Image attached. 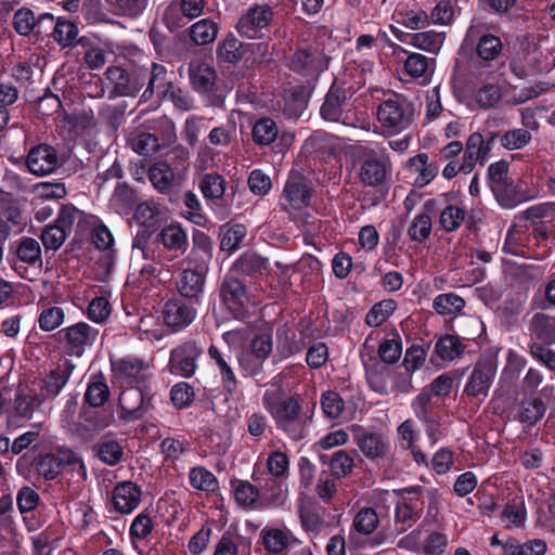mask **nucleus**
I'll return each mask as SVG.
<instances>
[{
	"mask_svg": "<svg viewBox=\"0 0 555 555\" xmlns=\"http://www.w3.org/2000/svg\"><path fill=\"white\" fill-rule=\"evenodd\" d=\"M66 467L78 475H87L82 457L67 447H59L54 452L38 451L34 447L23 453L15 464L17 475L33 483L38 480H55Z\"/></svg>",
	"mask_w": 555,
	"mask_h": 555,
	"instance_id": "obj_1",
	"label": "nucleus"
},
{
	"mask_svg": "<svg viewBox=\"0 0 555 555\" xmlns=\"http://www.w3.org/2000/svg\"><path fill=\"white\" fill-rule=\"evenodd\" d=\"M111 390L102 372L90 375L78 413V428L90 434L111 426L115 421L113 408L106 406Z\"/></svg>",
	"mask_w": 555,
	"mask_h": 555,
	"instance_id": "obj_2",
	"label": "nucleus"
},
{
	"mask_svg": "<svg viewBox=\"0 0 555 555\" xmlns=\"http://www.w3.org/2000/svg\"><path fill=\"white\" fill-rule=\"evenodd\" d=\"M262 405L271 414L276 429L295 441L305 438L306 418L297 398L267 390L262 396Z\"/></svg>",
	"mask_w": 555,
	"mask_h": 555,
	"instance_id": "obj_3",
	"label": "nucleus"
},
{
	"mask_svg": "<svg viewBox=\"0 0 555 555\" xmlns=\"http://www.w3.org/2000/svg\"><path fill=\"white\" fill-rule=\"evenodd\" d=\"M428 212L439 215V227L446 233H453L465 225L468 232L477 230V224L473 216H469L461 195L450 191L439 194L434 198H429L424 203V207Z\"/></svg>",
	"mask_w": 555,
	"mask_h": 555,
	"instance_id": "obj_4",
	"label": "nucleus"
},
{
	"mask_svg": "<svg viewBox=\"0 0 555 555\" xmlns=\"http://www.w3.org/2000/svg\"><path fill=\"white\" fill-rule=\"evenodd\" d=\"M358 176L363 185L377 189L378 202L386 199L392 177V164L388 153L385 150L365 152L360 158Z\"/></svg>",
	"mask_w": 555,
	"mask_h": 555,
	"instance_id": "obj_5",
	"label": "nucleus"
},
{
	"mask_svg": "<svg viewBox=\"0 0 555 555\" xmlns=\"http://www.w3.org/2000/svg\"><path fill=\"white\" fill-rule=\"evenodd\" d=\"M106 80L112 86L109 98H134L145 86L147 67L126 61L120 65L108 66L104 73Z\"/></svg>",
	"mask_w": 555,
	"mask_h": 555,
	"instance_id": "obj_6",
	"label": "nucleus"
},
{
	"mask_svg": "<svg viewBox=\"0 0 555 555\" xmlns=\"http://www.w3.org/2000/svg\"><path fill=\"white\" fill-rule=\"evenodd\" d=\"M156 397L153 386L125 387L118 398L119 420L125 423L143 420L154 409Z\"/></svg>",
	"mask_w": 555,
	"mask_h": 555,
	"instance_id": "obj_7",
	"label": "nucleus"
},
{
	"mask_svg": "<svg viewBox=\"0 0 555 555\" xmlns=\"http://www.w3.org/2000/svg\"><path fill=\"white\" fill-rule=\"evenodd\" d=\"M377 119L390 134L406 130L414 120V105L404 95L395 94L377 107Z\"/></svg>",
	"mask_w": 555,
	"mask_h": 555,
	"instance_id": "obj_8",
	"label": "nucleus"
},
{
	"mask_svg": "<svg viewBox=\"0 0 555 555\" xmlns=\"http://www.w3.org/2000/svg\"><path fill=\"white\" fill-rule=\"evenodd\" d=\"M356 92L357 89L346 75L334 77L320 107L321 118L327 122L343 121L349 101Z\"/></svg>",
	"mask_w": 555,
	"mask_h": 555,
	"instance_id": "obj_9",
	"label": "nucleus"
},
{
	"mask_svg": "<svg viewBox=\"0 0 555 555\" xmlns=\"http://www.w3.org/2000/svg\"><path fill=\"white\" fill-rule=\"evenodd\" d=\"M424 490L421 486L403 488L398 491L395 507V530L398 534L410 529L422 516L424 509Z\"/></svg>",
	"mask_w": 555,
	"mask_h": 555,
	"instance_id": "obj_10",
	"label": "nucleus"
},
{
	"mask_svg": "<svg viewBox=\"0 0 555 555\" xmlns=\"http://www.w3.org/2000/svg\"><path fill=\"white\" fill-rule=\"evenodd\" d=\"M331 57L317 44L297 48L288 60L287 67L307 79L318 80L328 69Z\"/></svg>",
	"mask_w": 555,
	"mask_h": 555,
	"instance_id": "obj_11",
	"label": "nucleus"
},
{
	"mask_svg": "<svg viewBox=\"0 0 555 555\" xmlns=\"http://www.w3.org/2000/svg\"><path fill=\"white\" fill-rule=\"evenodd\" d=\"M113 380L121 387L153 386V373L147 363L133 356L111 360Z\"/></svg>",
	"mask_w": 555,
	"mask_h": 555,
	"instance_id": "obj_12",
	"label": "nucleus"
},
{
	"mask_svg": "<svg viewBox=\"0 0 555 555\" xmlns=\"http://www.w3.org/2000/svg\"><path fill=\"white\" fill-rule=\"evenodd\" d=\"M350 430L353 442L371 462L378 463L387 457L390 450V441L382 431L359 424H352Z\"/></svg>",
	"mask_w": 555,
	"mask_h": 555,
	"instance_id": "obj_13",
	"label": "nucleus"
},
{
	"mask_svg": "<svg viewBox=\"0 0 555 555\" xmlns=\"http://www.w3.org/2000/svg\"><path fill=\"white\" fill-rule=\"evenodd\" d=\"M464 44L475 47L478 59L487 63L499 59L503 51L501 38L490 34L485 23L472 24L468 27Z\"/></svg>",
	"mask_w": 555,
	"mask_h": 555,
	"instance_id": "obj_14",
	"label": "nucleus"
},
{
	"mask_svg": "<svg viewBox=\"0 0 555 555\" xmlns=\"http://www.w3.org/2000/svg\"><path fill=\"white\" fill-rule=\"evenodd\" d=\"M411 406L416 418L423 424L430 444H436L441 438L442 417L426 388L413 399Z\"/></svg>",
	"mask_w": 555,
	"mask_h": 555,
	"instance_id": "obj_15",
	"label": "nucleus"
},
{
	"mask_svg": "<svg viewBox=\"0 0 555 555\" xmlns=\"http://www.w3.org/2000/svg\"><path fill=\"white\" fill-rule=\"evenodd\" d=\"M220 298L229 312L236 320H243L248 311L249 295L244 281L227 274L220 285Z\"/></svg>",
	"mask_w": 555,
	"mask_h": 555,
	"instance_id": "obj_16",
	"label": "nucleus"
},
{
	"mask_svg": "<svg viewBox=\"0 0 555 555\" xmlns=\"http://www.w3.org/2000/svg\"><path fill=\"white\" fill-rule=\"evenodd\" d=\"M98 330L86 322H78L74 325L60 330L54 336L63 345L65 353L81 357L86 346L91 345L98 335Z\"/></svg>",
	"mask_w": 555,
	"mask_h": 555,
	"instance_id": "obj_17",
	"label": "nucleus"
},
{
	"mask_svg": "<svg viewBox=\"0 0 555 555\" xmlns=\"http://www.w3.org/2000/svg\"><path fill=\"white\" fill-rule=\"evenodd\" d=\"M273 10L269 4H254L238 18L236 30L247 39H261L262 29L273 21Z\"/></svg>",
	"mask_w": 555,
	"mask_h": 555,
	"instance_id": "obj_18",
	"label": "nucleus"
},
{
	"mask_svg": "<svg viewBox=\"0 0 555 555\" xmlns=\"http://www.w3.org/2000/svg\"><path fill=\"white\" fill-rule=\"evenodd\" d=\"M203 350L194 340H188L170 351L168 367L171 374L192 377L197 369V360Z\"/></svg>",
	"mask_w": 555,
	"mask_h": 555,
	"instance_id": "obj_19",
	"label": "nucleus"
},
{
	"mask_svg": "<svg viewBox=\"0 0 555 555\" xmlns=\"http://www.w3.org/2000/svg\"><path fill=\"white\" fill-rule=\"evenodd\" d=\"M196 306L199 305L181 296L168 299L162 311L165 325L175 332L185 328L196 317Z\"/></svg>",
	"mask_w": 555,
	"mask_h": 555,
	"instance_id": "obj_20",
	"label": "nucleus"
},
{
	"mask_svg": "<svg viewBox=\"0 0 555 555\" xmlns=\"http://www.w3.org/2000/svg\"><path fill=\"white\" fill-rule=\"evenodd\" d=\"M207 273L208 271L185 264L176 280L179 296L202 305Z\"/></svg>",
	"mask_w": 555,
	"mask_h": 555,
	"instance_id": "obj_21",
	"label": "nucleus"
},
{
	"mask_svg": "<svg viewBox=\"0 0 555 555\" xmlns=\"http://www.w3.org/2000/svg\"><path fill=\"white\" fill-rule=\"evenodd\" d=\"M26 167L35 176H48L60 166L59 154L54 146L39 143L31 146L26 155Z\"/></svg>",
	"mask_w": 555,
	"mask_h": 555,
	"instance_id": "obj_22",
	"label": "nucleus"
},
{
	"mask_svg": "<svg viewBox=\"0 0 555 555\" xmlns=\"http://www.w3.org/2000/svg\"><path fill=\"white\" fill-rule=\"evenodd\" d=\"M499 205L513 209L518 205L542 196L545 192L540 190H525L520 183L508 180L491 190Z\"/></svg>",
	"mask_w": 555,
	"mask_h": 555,
	"instance_id": "obj_23",
	"label": "nucleus"
},
{
	"mask_svg": "<svg viewBox=\"0 0 555 555\" xmlns=\"http://www.w3.org/2000/svg\"><path fill=\"white\" fill-rule=\"evenodd\" d=\"M191 249L184 259L190 267L209 271V264L214 256V243L204 231L193 228Z\"/></svg>",
	"mask_w": 555,
	"mask_h": 555,
	"instance_id": "obj_24",
	"label": "nucleus"
},
{
	"mask_svg": "<svg viewBox=\"0 0 555 555\" xmlns=\"http://www.w3.org/2000/svg\"><path fill=\"white\" fill-rule=\"evenodd\" d=\"M25 224L20 201L11 192L0 190V235L7 238L16 228Z\"/></svg>",
	"mask_w": 555,
	"mask_h": 555,
	"instance_id": "obj_25",
	"label": "nucleus"
},
{
	"mask_svg": "<svg viewBox=\"0 0 555 555\" xmlns=\"http://www.w3.org/2000/svg\"><path fill=\"white\" fill-rule=\"evenodd\" d=\"M15 257L16 258H11L9 255L8 261L10 262L11 268L23 279H26L24 272L27 271V268L22 263H28L31 266H35L36 263L41 266L42 263L40 245L33 237L24 236L17 242Z\"/></svg>",
	"mask_w": 555,
	"mask_h": 555,
	"instance_id": "obj_26",
	"label": "nucleus"
},
{
	"mask_svg": "<svg viewBox=\"0 0 555 555\" xmlns=\"http://www.w3.org/2000/svg\"><path fill=\"white\" fill-rule=\"evenodd\" d=\"M175 85L176 82L168 77L167 67L153 62L151 67L147 68V79L141 99L149 101L156 93L157 98L163 101Z\"/></svg>",
	"mask_w": 555,
	"mask_h": 555,
	"instance_id": "obj_27",
	"label": "nucleus"
},
{
	"mask_svg": "<svg viewBox=\"0 0 555 555\" xmlns=\"http://www.w3.org/2000/svg\"><path fill=\"white\" fill-rule=\"evenodd\" d=\"M260 538L263 548L271 555H284L289 547L301 544L287 528L264 527Z\"/></svg>",
	"mask_w": 555,
	"mask_h": 555,
	"instance_id": "obj_28",
	"label": "nucleus"
},
{
	"mask_svg": "<svg viewBox=\"0 0 555 555\" xmlns=\"http://www.w3.org/2000/svg\"><path fill=\"white\" fill-rule=\"evenodd\" d=\"M76 365L70 360L60 363L40 380V396L42 400L53 399L61 393Z\"/></svg>",
	"mask_w": 555,
	"mask_h": 555,
	"instance_id": "obj_29",
	"label": "nucleus"
},
{
	"mask_svg": "<svg viewBox=\"0 0 555 555\" xmlns=\"http://www.w3.org/2000/svg\"><path fill=\"white\" fill-rule=\"evenodd\" d=\"M495 372L496 367L491 361L477 362L464 387V393L468 397L487 396Z\"/></svg>",
	"mask_w": 555,
	"mask_h": 555,
	"instance_id": "obj_30",
	"label": "nucleus"
},
{
	"mask_svg": "<svg viewBox=\"0 0 555 555\" xmlns=\"http://www.w3.org/2000/svg\"><path fill=\"white\" fill-rule=\"evenodd\" d=\"M141 487L133 481L117 482L112 491V504L120 514L132 513L141 502Z\"/></svg>",
	"mask_w": 555,
	"mask_h": 555,
	"instance_id": "obj_31",
	"label": "nucleus"
},
{
	"mask_svg": "<svg viewBox=\"0 0 555 555\" xmlns=\"http://www.w3.org/2000/svg\"><path fill=\"white\" fill-rule=\"evenodd\" d=\"M231 353L229 348L225 351L215 345H210L208 348V356L219 370L222 389L228 396H233L238 390V379L230 365Z\"/></svg>",
	"mask_w": 555,
	"mask_h": 555,
	"instance_id": "obj_32",
	"label": "nucleus"
},
{
	"mask_svg": "<svg viewBox=\"0 0 555 555\" xmlns=\"http://www.w3.org/2000/svg\"><path fill=\"white\" fill-rule=\"evenodd\" d=\"M319 462L327 466L333 477L341 479L349 476L356 467L353 451L344 449L333 452H319Z\"/></svg>",
	"mask_w": 555,
	"mask_h": 555,
	"instance_id": "obj_33",
	"label": "nucleus"
},
{
	"mask_svg": "<svg viewBox=\"0 0 555 555\" xmlns=\"http://www.w3.org/2000/svg\"><path fill=\"white\" fill-rule=\"evenodd\" d=\"M306 348V339L294 330L282 326L276 330V351L274 354V363L288 359L295 354L302 352Z\"/></svg>",
	"mask_w": 555,
	"mask_h": 555,
	"instance_id": "obj_34",
	"label": "nucleus"
},
{
	"mask_svg": "<svg viewBox=\"0 0 555 555\" xmlns=\"http://www.w3.org/2000/svg\"><path fill=\"white\" fill-rule=\"evenodd\" d=\"M439 168L438 163L429 162L427 153H418L405 163V170L416 175L413 184L420 189L429 184L437 177Z\"/></svg>",
	"mask_w": 555,
	"mask_h": 555,
	"instance_id": "obj_35",
	"label": "nucleus"
},
{
	"mask_svg": "<svg viewBox=\"0 0 555 555\" xmlns=\"http://www.w3.org/2000/svg\"><path fill=\"white\" fill-rule=\"evenodd\" d=\"M312 91L305 85H296L284 90L283 113L287 118L298 119L307 109Z\"/></svg>",
	"mask_w": 555,
	"mask_h": 555,
	"instance_id": "obj_36",
	"label": "nucleus"
},
{
	"mask_svg": "<svg viewBox=\"0 0 555 555\" xmlns=\"http://www.w3.org/2000/svg\"><path fill=\"white\" fill-rule=\"evenodd\" d=\"M157 242L168 251L175 253V257L183 255L189 247L188 234L178 222L164 227L157 234Z\"/></svg>",
	"mask_w": 555,
	"mask_h": 555,
	"instance_id": "obj_37",
	"label": "nucleus"
},
{
	"mask_svg": "<svg viewBox=\"0 0 555 555\" xmlns=\"http://www.w3.org/2000/svg\"><path fill=\"white\" fill-rule=\"evenodd\" d=\"M506 274L513 284L528 287L531 283L542 278L544 268L534 263L507 261Z\"/></svg>",
	"mask_w": 555,
	"mask_h": 555,
	"instance_id": "obj_38",
	"label": "nucleus"
},
{
	"mask_svg": "<svg viewBox=\"0 0 555 555\" xmlns=\"http://www.w3.org/2000/svg\"><path fill=\"white\" fill-rule=\"evenodd\" d=\"M245 53L246 44L232 33H229L221 39L216 48V57L221 65H236L244 57Z\"/></svg>",
	"mask_w": 555,
	"mask_h": 555,
	"instance_id": "obj_39",
	"label": "nucleus"
},
{
	"mask_svg": "<svg viewBox=\"0 0 555 555\" xmlns=\"http://www.w3.org/2000/svg\"><path fill=\"white\" fill-rule=\"evenodd\" d=\"M529 331L532 341L544 345L555 344V317L538 312L529 324Z\"/></svg>",
	"mask_w": 555,
	"mask_h": 555,
	"instance_id": "obj_40",
	"label": "nucleus"
},
{
	"mask_svg": "<svg viewBox=\"0 0 555 555\" xmlns=\"http://www.w3.org/2000/svg\"><path fill=\"white\" fill-rule=\"evenodd\" d=\"M396 37L404 42L412 44L413 47L430 52V53H437L444 40V37L442 34L437 33L435 30H427L422 33H408V34H401V36L397 35L395 33Z\"/></svg>",
	"mask_w": 555,
	"mask_h": 555,
	"instance_id": "obj_41",
	"label": "nucleus"
},
{
	"mask_svg": "<svg viewBox=\"0 0 555 555\" xmlns=\"http://www.w3.org/2000/svg\"><path fill=\"white\" fill-rule=\"evenodd\" d=\"M236 359L240 373L243 377L251 378L257 386L266 385L267 374L264 370V363L267 361L248 356L241 351L238 352Z\"/></svg>",
	"mask_w": 555,
	"mask_h": 555,
	"instance_id": "obj_42",
	"label": "nucleus"
},
{
	"mask_svg": "<svg viewBox=\"0 0 555 555\" xmlns=\"http://www.w3.org/2000/svg\"><path fill=\"white\" fill-rule=\"evenodd\" d=\"M268 268V259L255 251L243 253L234 262V269L243 275L258 278Z\"/></svg>",
	"mask_w": 555,
	"mask_h": 555,
	"instance_id": "obj_43",
	"label": "nucleus"
},
{
	"mask_svg": "<svg viewBox=\"0 0 555 555\" xmlns=\"http://www.w3.org/2000/svg\"><path fill=\"white\" fill-rule=\"evenodd\" d=\"M188 31L194 44L206 46L217 38L219 26L211 17H206L191 25Z\"/></svg>",
	"mask_w": 555,
	"mask_h": 555,
	"instance_id": "obj_44",
	"label": "nucleus"
},
{
	"mask_svg": "<svg viewBox=\"0 0 555 555\" xmlns=\"http://www.w3.org/2000/svg\"><path fill=\"white\" fill-rule=\"evenodd\" d=\"M230 91L231 88L228 83L220 77H217L212 80L211 86L208 85L205 90H197L195 92L201 96L206 106L221 108L224 106Z\"/></svg>",
	"mask_w": 555,
	"mask_h": 555,
	"instance_id": "obj_45",
	"label": "nucleus"
},
{
	"mask_svg": "<svg viewBox=\"0 0 555 555\" xmlns=\"http://www.w3.org/2000/svg\"><path fill=\"white\" fill-rule=\"evenodd\" d=\"M149 179L160 193H168L172 188L173 169L167 162H157L149 169Z\"/></svg>",
	"mask_w": 555,
	"mask_h": 555,
	"instance_id": "obj_46",
	"label": "nucleus"
},
{
	"mask_svg": "<svg viewBox=\"0 0 555 555\" xmlns=\"http://www.w3.org/2000/svg\"><path fill=\"white\" fill-rule=\"evenodd\" d=\"M219 77L215 67L204 62L191 63L189 66V78L194 91L205 90L211 86L215 78Z\"/></svg>",
	"mask_w": 555,
	"mask_h": 555,
	"instance_id": "obj_47",
	"label": "nucleus"
},
{
	"mask_svg": "<svg viewBox=\"0 0 555 555\" xmlns=\"http://www.w3.org/2000/svg\"><path fill=\"white\" fill-rule=\"evenodd\" d=\"M279 135V127L271 117H261L253 126L251 137L259 146L270 145Z\"/></svg>",
	"mask_w": 555,
	"mask_h": 555,
	"instance_id": "obj_48",
	"label": "nucleus"
},
{
	"mask_svg": "<svg viewBox=\"0 0 555 555\" xmlns=\"http://www.w3.org/2000/svg\"><path fill=\"white\" fill-rule=\"evenodd\" d=\"M465 347V344L457 335L444 334L437 340L435 352L440 359L451 361L460 357L464 352Z\"/></svg>",
	"mask_w": 555,
	"mask_h": 555,
	"instance_id": "obj_49",
	"label": "nucleus"
},
{
	"mask_svg": "<svg viewBox=\"0 0 555 555\" xmlns=\"http://www.w3.org/2000/svg\"><path fill=\"white\" fill-rule=\"evenodd\" d=\"M395 299H384L374 304L365 315V324L370 327H378L384 324L396 311Z\"/></svg>",
	"mask_w": 555,
	"mask_h": 555,
	"instance_id": "obj_50",
	"label": "nucleus"
},
{
	"mask_svg": "<svg viewBox=\"0 0 555 555\" xmlns=\"http://www.w3.org/2000/svg\"><path fill=\"white\" fill-rule=\"evenodd\" d=\"M546 408L540 397L524 399L520 403L519 422L535 425L545 414Z\"/></svg>",
	"mask_w": 555,
	"mask_h": 555,
	"instance_id": "obj_51",
	"label": "nucleus"
},
{
	"mask_svg": "<svg viewBox=\"0 0 555 555\" xmlns=\"http://www.w3.org/2000/svg\"><path fill=\"white\" fill-rule=\"evenodd\" d=\"M147 0H104V7L120 16L137 17L143 13Z\"/></svg>",
	"mask_w": 555,
	"mask_h": 555,
	"instance_id": "obj_52",
	"label": "nucleus"
},
{
	"mask_svg": "<svg viewBox=\"0 0 555 555\" xmlns=\"http://www.w3.org/2000/svg\"><path fill=\"white\" fill-rule=\"evenodd\" d=\"M273 351L272 335L268 333L256 334L250 341L242 348L241 352L267 361Z\"/></svg>",
	"mask_w": 555,
	"mask_h": 555,
	"instance_id": "obj_53",
	"label": "nucleus"
},
{
	"mask_svg": "<svg viewBox=\"0 0 555 555\" xmlns=\"http://www.w3.org/2000/svg\"><path fill=\"white\" fill-rule=\"evenodd\" d=\"M198 188L206 199L216 201L224 195L225 181L219 173H205L199 180Z\"/></svg>",
	"mask_w": 555,
	"mask_h": 555,
	"instance_id": "obj_54",
	"label": "nucleus"
},
{
	"mask_svg": "<svg viewBox=\"0 0 555 555\" xmlns=\"http://www.w3.org/2000/svg\"><path fill=\"white\" fill-rule=\"evenodd\" d=\"M283 194L288 205L294 209H300L307 206L311 197L308 186L298 181H287Z\"/></svg>",
	"mask_w": 555,
	"mask_h": 555,
	"instance_id": "obj_55",
	"label": "nucleus"
},
{
	"mask_svg": "<svg viewBox=\"0 0 555 555\" xmlns=\"http://www.w3.org/2000/svg\"><path fill=\"white\" fill-rule=\"evenodd\" d=\"M431 216H434L433 212L424 209L423 212L414 217L408 229V235L412 242L423 243L430 236L433 229Z\"/></svg>",
	"mask_w": 555,
	"mask_h": 555,
	"instance_id": "obj_56",
	"label": "nucleus"
},
{
	"mask_svg": "<svg viewBox=\"0 0 555 555\" xmlns=\"http://www.w3.org/2000/svg\"><path fill=\"white\" fill-rule=\"evenodd\" d=\"M189 481L194 489L205 492H215L219 487L216 476L203 466L190 469Z\"/></svg>",
	"mask_w": 555,
	"mask_h": 555,
	"instance_id": "obj_57",
	"label": "nucleus"
},
{
	"mask_svg": "<svg viewBox=\"0 0 555 555\" xmlns=\"http://www.w3.org/2000/svg\"><path fill=\"white\" fill-rule=\"evenodd\" d=\"M182 203L189 209L188 212L182 214V216L192 223L206 228L209 223V219L203 212L202 204L197 195L193 191H186L182 195Z\"/></svg>",
	"mask_w": 555,
	"mask_h": 555,
	"instance_id": "obj_58",
	"label": "nucleus"
},
{
	"mask_svg": "<svg viewBox=\"0 0 555 555\" xmlns=\"http://www.w3.org/2000/svg\"><path fill=\"white\" fill-rule=\"evenodd\" d=\"M79 28L77 23L65 17H59L54 27L53 39L63 48L75 44Z\"/></svg>",
	"mask_w": 555,
	"mask_h": 555,
	"instance_id": "obj_59",
	"label": "nucleus"
},
{
	"mask_svg": "<svg viewBox=\"0 0 555 555\" xmlns=\"http://www.w3.org/2000/svg\"><path fill=\"white\" fill-rule=\"evenodd\" d=\"M220 249L232 254L240 248L247 234L245 225L236 223L227 229H221Z\"/></svg>",
	"mask_w": 555,
	"mask_h": 555,
	"instance_id": "obj_60",
	"label": "nucleus"
},
{
	"mask_svg": "<svg viewBox=\"0 0 555 555\" xmlns=\"http://www.w3.org/2000/svg\"><path fill=\"white\" fill-rule=\"evenodd\" d=\"M378 524L379 517L376 511L372 507H363L356 514L352 527L358 533L370 535L377 529Z\"/></svg>",
	"mask_w": 555,
	"mask_h": 555,
	"instance_id": "obj_61",
	"label": "nucleus"
},
{
	"mask_svg": "<svg viewBox=\"0 0 555 555\" xmlns=\"http://www.w3.org/2000/svg\"><path fill=\"white\" fill-rule=\"evenodd\" d=\"M96 455L106 465L115 466L122 460L124 449L115 439H105L98 443Z\"/></svg>",
	"mask_w": 555,
	"mask_h": 555,
	"instance_id": "obj_62",
	"label": "nucleus"
},
{
	"mask_svg": "<svg viewBox=\"0 0 555 555\" xmlns=\"http://www.w3.org/2000/svg\"><path fill=\"white\" fill-rule=\"evenodd\" d=\"M435 60L428 59L421 53H411L404 61V70L412 78L426 77L433 70Z\"/></svg>",
	"mask_w": 555,
	"mask_h": 555,
	"instance_id": "obj_63",
	"label": "nucleus"
},
{
	"mask_svg": "<svg viewBox=\"0 0 555 555\" xmlns=\"http://www.w3.org/2000/svg\"><path fill=\"white\" fill-rule=\"evenodd\" d=\"M129 144L133 152L143 156L156 153L160 147L158 137L145 131L134 134L129 140Z\"/></svg>",
	"mask_w": 555,
	"mask_h": 555,
	"instance_id": "obj_64",
	"label": "nucleus"
}]
</instances>
